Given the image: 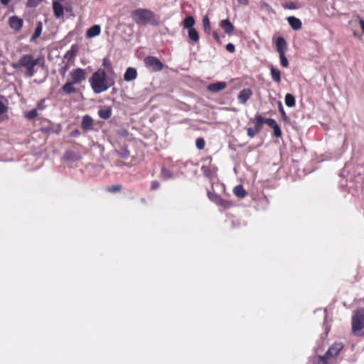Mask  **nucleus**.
Instances as JSON below:
<instances>
[{
    "label": "nucleus",
    "mask_w": 364,
    "mask_h": 364,
    "mask_svg": "<svg viewBox=\"0 0 364 364\" xmlns=\"http://www.w3.org/2000/svg\"><path fill=\"white\" fill-rule=\"evenodd\" d=\"M101 33V26L100 25H94L88 28L86 31V37L92 38L99 36Z\"/></svg>",
    "instance_id": "13"
},
{
    "label": "nucleus",
    "mask_w": 364,
    "mask_h": 364,
    "mask_svg": "<svg viewBox=\"0 0 364 364\" xmlns=\"http://www.w3.org/2000/svg\"><path fill=\"white\" fill-rule=\"evenodd\" d=\"M203 26L205 33H210V23L208 16H204L203 18Z\"/></svg>",
    "instance_id": "31"
},
{
    "label": "nucleus",
    "mask_w": 364,
    "mask_h": 364,
    "mask_svg": "<svg viewBox=\"0 0 364 364\" xmlns=\"http://www.w3.org/2000/svg\"><path fill=\"white\" fill-rule=\"evenodd\" d=\"M63 159L65 161H77L80 159V156L78 154L72 151H67L64 154Z\"/></svg>",
    "instance_id": "22"
},
{
    "label": "nucleus",
    "mask_w": 364,
    "mask_h": 364,
    "mask_svg": "<svg viewBox=\"0 0 364 364\" xmlns=\"http://www.w3.org/2000/svg\"><path fill=\"white\" fill-rule=\"evenodd\" d=\"M247 133L248 136H250L251 139H252L255 136L257 132L255 131V129H253L252 127H248L247 129Z\"/></svg>",
    "instance_id": "40"
},
{
    "label": "nucleus",
    "mask_w": 364,
    "mask_h": 364,
    "mask_svg": "<svg viewBox=\"0 0 364 364\" xmlns=\"http://www.w3.org/2000/svg\"><path fill=\"white\" fill-rule=\"evenodd\" d=\"M343 348V344L342 343H334L329 347L324 355H314L309 360L307 364H336L332 359L336 358Z\"/></svg>",
    "instance_id": "4"
},
{
    "label": "nucleus",
    "mask_w": 364,
    "mask_h": 364,
    "mask_svg": "<svg viewBox=\"0 0 364 364\" xmlns=\"http://www.w3.org/2000/svg\"><path fill=\"white\" fill-rule=\"evenodd\" d=\"M77 52V46L76 45H73L69 50L66 53V56L73 57L76 55Z\"/></svg>",
    "instance_id": "33"
},
{
    "label": "nucleus",
    "mask_w": 364,
    "mask_h": 364,
    "mask_svg": "<svg viewBox=\"0 0 364 364\" xmlns=\"http://www.w3.org/2000/svg\"><path fill=\"white\" fill-rule=\"evenodd\" d=\"M254 121L255 122V131L257 132H260L262 129L263 124L264 123V118H263L260 114H256Z\"/></svg>",
    "instance_id": "23"
},
{
    "label": "nucleus",
    "mask_w": 364,
    "mask_h": 364,
    "mask_svg": "<svg viewBox=\"0 0 364 364\" xmlns=\"http://www.w3.org/2000/svg\"><path fill=\"white\" fill-rule=\"evenodd\" d=\"M161 177L164 180H168L173 178V173L165 167L161 168Z\"/></svg>",
    "instance_id": "26"
},
{
    "label": "nucleus",
    "mask_w": 364,
    "mask_h": 364,
    "mask_svg": "<svg viewBox=\"0 0 364 364\" xmlns=\"http://www.w3.org/2000/svg\"><path fill=\"white\" fill-rule=\"evenodd\" d=\"M53 9L54 14L57 18H60L63 15V6L58 1H53Z\"/></svg>",
    "instance_id": "21"
},
{
    "label": "nucleus",
    "mask_w": 364,
    "mask_h": 364,
    "mask_svg": "<svg viewBox=\"0 0 364 364\" xmlns=\"http://www.w3.org/2000/svg\"><path fill=\"white\" fill-rule=\"evenodd\" d=\"M362 336H364V332L362 333Z\"/></svg>",
    "instance_id": "53"
},
{
    "label": "nucleus",
    "mask_w": 364,
    "mask_h": 364,
    "mask_svg": "<svg viewBox=\"0 0 364 364\" xmlns=\"http://www.w3.org/2000/svg\"><path fill=\"white\" fill-rule=\"evenodd\" d=\"M274 130V134L276 137H280L282 136V131L278 124L276 127L272 128Z\"/></svg>",
    "instance_id": "38"
},
{
    "label": "nucleus",
    "mask_w": 364,
    "mask_h": 364,
    "mask_svg": "<svg viewBox=\"0 0 364 364\" xmlns=\"http://www.w3.org/2000/svg\"><path fill=\"white\" fill-rule=\"evenodd\" d=\"M102 65L107 68V71L109 73V75H114V73L111 67V64L107 59L103 60Z\"/></svg>",
    "instance_id": "35"
},
{
    "label": "nucleus",
    "mask_w": 364,
    "mask_h": 364,
    "mask_svg": "<svg viewBox=\"0 0 364 364\" xmlns=\"http://www.w3.org/2000/svg\"><path fill=\"white\" fill-rule=\"evenodd\" d=\"M44 64V58L43 57H38L34 58L32 54H24L21 56L20 59L11 64L13 68L16 70H20L21 68L26 69V77H33L36 70V66L38 65H43Z\"/></svg>",
    "instance_id": "2"
},
{
    "label": "nucleus",
    "mask_w": 364,
    "mask_h": 364,
    "mask_svg": "<svg viewBox=\"0 0 364 364\" xmlns=\"http://www.w3.org/2000/svg\"><path fill=\"white\" fill-rule=\"evenodd\" d=\"M69 76L73 83L80 84L86 80L87 72L82 68H77L72 70L69 73Z\"/></svg>",
    "instance_id": "7"
},
{
    "label": "nucleus",
    "mask_w": 364,
    "mask_h": 364,
    "mask_svg": "<svg viewBox=\"0 0 364 364\" xmlns=\"http://www.w3.org/2000/svg\"><path fill=\"white\" fill-rule=\"evenodd\" d=\"M262 9H265L266 11H267L269 13L273 12V11H272V8L269 6V5H268L266 3H263L262 5Z\"/></svg>",
    "instance_id": "44"
},
{
    "label": "nucleus",
    "mask_w": 364,
    "mask_h": 364,
    "mask_svg": "<svg viewBox=\"0 0 364 364\" xmlns=\"http://www.w3.org/2000/svg\"><path fill=\"white\" fill-rule=\"evenodd\" d=\"M270 72L272 80L276 83H279L281 82L280 70L278 68H274L273 65H271Z\"/></svg>",
    "instance_id": "19"
},
{
    "label": "nucleus",
    "mask_w": 364,
    "mask_h": 364,
    "mask_svg": "<svg viewBox=\"0 0 364 364\" xmlns=\"http://www.w3.org/2000/svg\"><path fill=\"white\" fill-rule=\"evenodd\" d=\"M264 123H266L271 128L276 127V125L277 124V122L272 118L264 119Z\"/></svg>",
    "instance_id": "36"
},
{
    "label": "nucleus",
    "mask_w": 364,
    "mask_h": 364,
    "mask_svg": "<svg viewBox=\"0 0 364 364\" xmlns=\"http://www.w3.org/2000/svg\"><path fill=\"white\" fill-rule=\"evenodd\" d=\"M283 7L286 9H296L297 6L294 2H289L283 5Z\"/></svg>",
    "instance_id": "37"
},
{
    "label": "nucleus",
    "mask_w": 364,
    "mask_h": 364,
    "mask_svg": "<svg viewBox=\"0 0 364 364\" xmlns=\"http://www.w3.org/2000/svg\"><path fill=\"white\" fill-rule=\"evenodd\" d=\"M98 115L103 119H109L112 115V108L110 107H105L100 109L98 111Z\"/></svg>",
    "instance_id": "20"
},
{
    "label": "nucleus",
    "mask_w": 364,
    "mask_h": 364,
    "mask_svg": "<svg viewBox=\"0 0 364 364\" xmlns=\"http://www.w3.org/2000/svg\"><path fill=\"white\" fill-rule=\"evenodd\" d=\"M209 199L216 205L224 208H229L232 203L225 199H223L218 194L215 193L208 192Z\"/></svg>",
    "instance_id": "8"
},
{
    "label": "nucleus",
    "mask_w": 364,
    "mask_h": 364,
    "mask_svg": "<svg viewBox=\"0 0 364 364\" xmlns=\"http://www.w3.org/2000/svg\"><path fill=\"white\" fill-rule=\"evenodd\" d=\"M75 83H73L72 81L69 80L63 85L62 90L65 94L68 95L76 93L77 90L75 87Z\"/></svg>",
    "instance_id": "18"
},
{
    "label": "nucleus",
    "mask_w": 364,
    "mask_h": 364,
    "mask_svg": "<svg viewBox=\"0 0 364 364\" xmlns=\"http://www.w3.org/2000/svg\"><path fill=\"white\" fill-rule=\"evenodd\" d=\"M278 107H279V111L281 113V114L282 115L283 119H287V114L284 112V109L283 108V106H282V104L281 102H279Z\"/></svg>",
    "instance_id": "39"
},
{
    "label": "nucleus",
    "mask_w": 364,
    "mask_h": 364,
    "mask_svg": "<svg viewBox=\"0 0 364 364\" xmlns=\"http://www.w3.org/2000/svg\"><path fill=\"white\" fill-rule=\"evenodd\" d=\"M352 332L355 335L364 328V307L355 311L351 320Z\"/></svg>",
    "instance_id": "5"
},
{
    "label": "nucleus",
    "mask_w": 364,
    "mask_h": 364,
    "mask_svg": "<svg viewBox=\"0 0 364 364\" xmlns=\"http://www.w3.org/2000/svg\"><path fill=\"white\" fill-rule=\"evenodd\" d=\"M252 91L250 88H245L242 90L238 96L237 100L240 104H245L252 97Z\"/></svg>",
    "instance_id": "10"
},
{
    "label": "nucleus",
    "mask_w": 364,
    "mask_h": 364,
    "mask_svg": "<svg viewBox=\"0 0 364 364\" xmlns=\"http://www.w3.org/2000/svg\"><path fill=\"white\" fill-rule=\"evenodd\" d=\"M43 102H44V100H42L39 104H38V108L39 109H43Z\"/></svg>",
    "instance_id": "52"
},
{
    "label": "nucleus",
    "mask_w": 364,
    "mask_h": 364,
    "mask_svg": "<svg viewBox=\"0 0 364 364\" xmlns=\"http://www.w3.org/2000/svg\"><path fill=\"white\" fill-rule=\"evenodd\" d=\"M159 187V183L157 181H153L151 182V189L156 190Z\"/></svg>",
    "instance_id": "45"
},
{
    "label": "nucleus",
    "mask_w": 364,
    "mask_h": 364,
    "mask_svg": "<svg viewBox=\"0 0 364 364\" xmlns=\"http://www.w3.org/2000/svg\"><path fill=\"white\" fill-rule=\"evenodd\" d=\"M146 67L153 72L161 71L164 68V64L154 56H147L144 58Z\"/></svg>",
    "instance_id": "6"
},
{
    "label": "nucleus",
    "mask_w": 364,
    "mask_h": 364,
    "mask_svg": "<svg viewBox=\"0 0 364 364\" xmlns=\"http://www.w3.org/2000/svg\"><path fill=\"white\" fill-rule=\"evenodd\" d=\"M133 21L138 26H158L160 23L159 17L152 11L147 9H137L132 11L131 15Z\"/></svg>",
    "instance_id": "3"
},
{
    "label": "nucleus",
    "mask_w": 364,
    "mask_h": 364,
    "mask_svg": "<svg viewBox=\"0 0 364 364\" xmlns=\"http://www.w3.org/2000/svg\"><path fill=\"white\" fill-rule=\"evenodd\" d=\"M287 20L292 29L296 31L301 29L302 23L299 18L294 16H289Z\"/></svg>",
    "instance_id": "16"
},
{
    "label": "nucleus",
    "mask_w": 364,
    "mask_h": 364,
    "mask_svg": "<svg viewBox=\"0 0 364 364\" xmlns=\"http://www.w3.org/2000/svg\"><path fill=\"white\" fill-rule=\"evenodd\" d=\"M279 55L281 65L284 68H287L289 66V61L285 56V53L279 54Z\"/></svg>",
    "instance_id": "32"
},
{
    "label": "nucleus",
    "mask_w": 364,
    "mask_h": 364,
    "mask_svg": "<svg viewBox=\"0 0 364 364\" xmlns=\"http://www.w3.org/2000/svg\"><path fill=\"white\" fill-rule=\"evenodd\" d=\"M233 193L239 198H244L247 195V192L242 185L236 186L233 189Z\"/></svg>",
    "instance_id": "24"
},
{
    "label": "nucleus",
    "mask_w": 364,
    "mask_h": 364,
    "mask_svg": "<svg viewBox=\"0 0 364 364\" xmlns=\"http://www.w3.org/2000/svg\"><path fill=\"white\" fill-rule=\"evenodd\" d=\"M121 190V186L119 184L114 185L112 187L109 188L108 191L111 193H115Z\"/></svg>",
    "instance_id": "41"
},
{
    "label": "nucleus",
    "mask_w": 364,
    "mask_h": 364,
    "mask_svg": "<svg viewBox=\"0 0 364 364\" xmlns=\"http://www.w3.org/2000/svg\"><path fill=\"white\" fill-rule=\"evenodd\" d=\"M196 145L198 149H200V150L203 149L205 147V141L204 139L203 138H198L196 141Z\"/></svg>",
    "instance_id": "34"
},
{
    "label": "nucleus",
    "mask_w": 364,
    "mask_h": 364,
    "mask_svg": "<svg viewBox=\"0 0 364 364\" xmlns=\"http://www.w3.org/2000/svg\"><path fill=\"white\" fill-rule=\"evenodd\" d=\"M226 50L230 53H233L235 50L234 44L229 43L226 45Z\"/></svg>",
    "instance_id": "43"
},
{
    "label": "nucleus",
    "mask_w": 364,
    "mask_h": 364,
    "mask_svg": "<svg viewBox=\"0 0 364 364\" xmlns=\"http://www.w3.org/2000/svg\"><path fill=\"white\" fill-rule=\"evenodd\" d=\"M188 38L195 43L199 41V34L196 28L188 29Z\"/></svg>",
    "instance_id": "27"
},
{
    "label": "nucleus",
    "mask_w": 364,
    "mask_h": 364,
    "mask_svg": "<svg viewBox=\"0 0 364 364\" xmlns=\"http://www.w3.org/2000/svg\"><path fill=\"white\" fill-rule=\"evenodd\" d=\"M360 26L363 31V33H364V20H363V19L360 20Z\"/></svg>",
    "instance_id": "50"
},
{
    "label": "nucleus",
    "mask_w": 364,
    "mask_h": 364,
    "mask_svg": "<svg viewBox=\"0 0 364 364\" xmlns=\"http://www.w3.org/2000/svg\"><path fill=\"white\" fill-rule=\"evenodd\" d=\"M237 1L242 5H247L249 4L248 0H237Z\"/></svg>",
    "instance_id": "48"
},
{
    "label": "nucleus",
    "mask_w": 364,
    "mask_h": 364,
    "mask_svg": "<svg viewBox=\"0 0 364 364\" xmlns=\"http://www.w3.org/2000/svg\"><path fill=\"white\" fill-rule=\"evenodd\" d=\"M9 23L10 27L16 31H19L23 25V19L16 16H11Z\"/></svg>",
    "instance_id": "9"
},
{
    "label": "nucleus",
    "mask_w": 364,
    "mask_h": 364,
    "mask_svg": "<svg viewBox=\"0 0 364 364\" xmlns=\"http://www.w3.org/2000/svg\"><path fill=\"white\" fill-rule=\"evenodd\" d=\"M220 26L224 30V31L228 35L232 34L234 30V26L232 23L228 19L221 21Z\"/></svg>",
    "instance_id": "17"
},
{
    "label": "nucleus",
    "mask_w": 364,
    "mask_h": 364,
    "mask_svg": "<svg viewBox=\"0 0 364 364\" xmlns=\"http://www.w3.org/2000/svg\"><path fill=\"white\" fill-rule=\"evenodd\" d=\"M137 77V71L135 68L129 67L128 68L124 74V80L127 82H130L135 80Z\"/></svg>",
    "instance_id": "12"
},
{
    "label": "nucleus",
    "mask_w": 364,
    "mask_h": 364,
    "mask_svg": "<svg viewBox=\"0 0 364 364\" xmlns=\"http://www.w3.org/2000/svg\"><path fill=\"white\" fill-rule=\"evenodd\" d=\"M43 26L42 23L40 22L38 23V26H36L35 29V32L31 38V41H34L37 38H38L41 33H42Z\"/></svg>",
    "instance_id": "29"
},
{
    "label": "nucleus",
    "mask_w": 364,
    "mask_h": 364,
    "mask_svg": "<svg viewBox=\"0 0 364 364\" xmlns=\"http://www.w3.org/2000/svg\"><path fill=\"white\" fill-rule=\"evenodd\" d=\"M81 127L84 130H92L93 129V119L90 115H85L82 117Z\"/></svg>",
    "instance_id": "14"
},
{
    "label": "nucleus",
    "mask_w": 364,
    "mask_h": 364,
    "mask_svg": "<svg viewBox=\"0 0 364 364\" xmlns=\"http://www.w3.org/2000/svg\"><path fill=\"white\" fill-rule=\"evenodd\" d=\"M227 87V83L225 82H216L215 83H211L207 85V90L211 92L217 93L223 90H224Z\"/></svg>",
    "instance_id": "11"
},
{
    "label": "nucleus",
    "mask_w": 364,
    "mask_h": 364,
    "mask_svg": "<svg viewBox=\"0 0 364 364\" xmlns=\"http://www.w3.org/2000/svg\"><path fill=\"white\" fill-rule=\"evenodd\" d=\"M80 134V132L78 129H75L70 133V136L75 137Z\"/></svg>",
    "instance_id": "46"
},
{
    "label": "nucleus",
    "mask_w": 364,
    "mask_h": 364,
    "mask_svg": "<svg viewBox=\"0 0 364 364\" xmlns=\"http://www.w3.org/2000/svg\"><path fill=\"white\" fill-rule=\"evenodd\" d=\"M0 1H1V4L6 6L9 4V3L11 1V0H0Z\"/></svg>",
    "instance_id": "51"
},
{
    "label": "nucleus",
    "mask_w": 364,
    "mask_h": 364,
    "mask_svg": "<svg viewBox=\"0 0 364 364\" xmlns=\"http://www.w3.org/2000/svg\"><path fill=\"white\" fill-rule=\"evenodd\" d=\"M129 155V153L127 150H126L124 153L121 154L122 157L123 158H127Z\"/></svg>",
    "instance_id": "49"
},
{
    "label": "nucleus",
    "mask_w": 364,
    "mask_h": 364,
    "mask_svg": "<svg viewBox=\"0 0 364 364\" xmlns=\"http://www.w3.org/2000/svg\"><path fill=\"white\" fill-rule=\"evenodd\" d=\"M195 19L192 16H188L186 17L183 21V26L184 28H193V26L195 25Z\"/></svg>",
    "instance_id": "25"
},
{
    "label": "nucleus",
    "mask_w": 364,
    "mask_h": 364,
    "mask_svg": "<svg viewBox=\"0 0 364 364\" xmlns=\"http://www.w3.org/2000/svg\"><path fill=\"white\" fill-rule=\"evenodd\" d=\"M287 42L283 37H278L276 41V48L279 54L285 53L287 50Z\"/></svg>",
    "instance_id": "15"
},
{
    "label": "nucleus",
    "mask_w": 364,
    "mask_h": 364,
    "mask_svg": "<svg viewBox=\"0 0 364 364\" xmlns=\"http://www.w3.org/2000/svg\"><path fill=\"white\" fill-rule=\"evenodd\" d=\"M201 169H202V171H203V172L205 176H206L208 177H210L211 176V172H210V171L209 170V168L207 166H203Z\"/></svg>",
    "instance_id": "42"
},
{
    "label": "nucleus",
    "mask_w": 364,
    "mask_h": 364,
    "mask_svg": "<svg viewBox=\"0 0 364 364\" xmlns=\"http://www.w3.org/2000/svg\"><path fill=\"white\" fill-rule=\"evenodd\" d=\"M38 116V111L36 109H33L25 114L26 119L32 120Z\"/></svg>",
    "instance_id": "30"
},
{
    "label": "nucleus",
    "mask_w": 364,
    "mask_h": 364,
    "mask_svg": "<svg viewBox=\"0 0 364 364\" xmlns=\"http://www.w3.org/2000/svg\"><path fill=\"white\" fill-rule=\"evenodd\" d=\"M90 83L93 92L100 94L114 85V75H107L105 70L99 69L90 78Z\"/></svg>",
    "instance_id": "1"
},
{
    "label": "nucleus",
    "mask_w": 364,
    "mask_h": 364,
    "mask_svg": "<svg viewBox=\"0 0 364 364\" xmlns=\"http://www.w3.org/2000/svg\"><path fill=\"white\" fill-rule=\"evenodd\" d=\"M213 38H214L217 41H219V40H220V36H219V34H218L216 31H213Z\"/></svg>",
    "instance_id": "47"
},
{
    "label": "nucleus",
    "mask_w": 364,
    "mask_h": 364,
    "mask_svg": "<svg viewBox=\"0 0 364 364\" xmlns=\"http://www.w3.org/2000/svg\"><path fill=\"white\" fill-rule=\"evenodd\" d=\"M285 104L289 107H293L295 105L296 100L295 97L291 94H287L285 96Z\"/></svg>",
    "instance_id": "28"
}]
</instances>
